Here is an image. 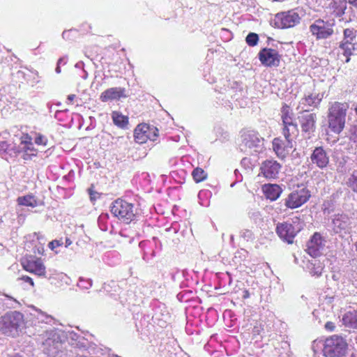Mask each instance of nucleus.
<instances>
[{"mask_svg": "<svg viewBox=\"0 0 357 357\" xmlns=\"http://www.w3.org/2000/svg\"><path fill=\"white\" fill-rule=\"evenodd\" d=\"M62 243L59 241L54 240L49 243V248L54 250L56 248L60 246Z\"/></svg>", "mask_w": 357, "mask_h": 357, "instance_id": "de8ad7c7", "label": "nucleus"}, {"mask_svg": "<svg viewBox=\"0 0 357 357\" xmlns=\"http://www.w3.org/2000/svg\"><path fill=\"white\" fill-rule=\"evenodd\" d=\"M259 59L267 67H277L280 64V55L275 49L264 48L259 52Z\"/></svg>", "mask_w": 357, "mask_h": 357, "instance_id": "dca6fc26", "label": "nucleus"}, {"mask_svg": "<svg viewBox=\"0 0 357 357\" xmlns=\"http://www.w3.org/2000/svg\"><path fill=\"white\" fill-rule=\"evenodd\" d=\"M240 237L245 241H252L255 236L253 232L248 229H243L240 231Z\"/></svg>", "mask_w": 357, "mask_h": 357, "instance_id": "e433bc0d", "label": "nucleus"}, {"mask_svg": "<svg viewBox=\"0 0 357 357\" xmlns=\"http://www.w3.org/2000/svg\"><path fill=\"white\" fill-rule=\"evenodd\" d=\"M335 328V326L333 322L328 321L325 324V328L329 331H333Z\"/></svg>", "mask_w": 357, "mask_h": 357, "instance_id": "09e8293b", "label": "nucleus"}, {"mask_svg": "<svg viewBox=\"0 0 357 357\" xmlns=\"http://www.w3.org/2000/svg\"><path fill=\"white\" fill-rule=\"evenodd\" d=\"M60 66H61V65H59V64L57 63V66H56V68H55V72H56L57 74H59V73H61V67H60Z\"/></svg>", "mask_w": 357, "mask_h": 357, "instance_id": "864d4df0", "label": "nucleus"}, {"mask_svg": "<svg viewBox=\"0 0 357 357\" xmlns=\"http://www.w3.org/2000/svg\"><path fill=\"white\" fill-rule=\"evenodd\" d=\"M342 323L346 327L357 329V310L346 312L342 317Z\"/></svg>", "mask_w": 357, "mask_h": 357, "instance_id": "bb28decb", "label": "nucleus"}, {"mask_svg": "<svg viewBox=\"0 0 357 357\" xmlns=\"http://www.w3.org/2000/svg\"><path fill=\"white\" fill-rule=\"evenodd\" d=\"M230 239H231V241H234V236H233V235H231V236H230Z\"/></svg>", "mask_w": 357, "mask_h": 357, "instance_id": "e2e57ef3", "label": "nucleus"}, {"mask_svg": "<svg viewBox=\"0 0 357 357\" xmlns=\"http://www.w3.org/2000/svg\"><path fill=\"white\" fill-rule=\"evenodd\" d=\"M75 68L80 70V73L79 74V77L84 79H86L88 77V73L84 70V63L83 61H79L75 65Z\"/></svg>", "mask_w": 357, "mask_h": 357, "instance_id": "79ce46f5", "label": "nucleus"}, {"mask_svg": "<svg viewBox=\"0 0 357 357\" xmlns=\"http://www.w3.org/2000/svg\"><path fill=\"white\" fill-rule=\"evenodd\" d=\"M47 138L42 135H38L35 139V143L38 145L45 146L47 144Z\"/></svg>", "mask_w": 357, "mask_h": 357, "instance_id": "c03bdc74", "label": "nucleus"}, {"mask_svg": "<svg viewBox=\"0 0 357 357\" xmlns=\"http://www.w3.org/2000/svg\"><path fill=\"white\" fill-rule=\"evenodd\" d=\"M0 156L8 160L17 157L16 143H8L6 141L0 142Z\"/></svg>", "mask_w": 357, "mask_h": 357, "instance_id": "4be33fe9", "label": "nucleus"}, {"mask_svg": "<svg viewBox=\"0 0 357 357\" xmlns=\"http://www.w3.org/2000/svg\"><path fill=\"white\" fill-rule=\"evenodd\" d=\"M351 357H356V354H351Z\"/></svg>", "mask_w": 357, "mask_h": 357, "instance_id": "69168bd1", "label": "nucleus"}, {"mask_svg": "<svg viewBox=\"0 0 357 357\" xmlns=\"http://www.w3.org/2000/svg\"><path fill=\"white\" fill-rule=\"evenodd\" d=\"M310 197V191L306 188H298L284 199V206L290 209L297 208L306 203Z\"/></svg>", "mask_w": 357, "mask_h": 357, "instance_id": "1a4fd4ad", "label": "nucleus"}, {"mask_svg": "<svg viewBox=\"0 0 357 357\" xmlns=\"http://www.w3.org/2000/svg\"><path fill=\"white\" fill-rule=\"evenodd\" d=\"M233 85L234 86H232V88L236 89L237 91L232 96L236 100H238L239 98H241V97H243L244 96V91L243 90V86L241 84H240L237 82H234L233 84Z\"/></svg>", "mask_w": 357, "mask_h": 357, "instance_id": "a19ab883", "label": "nucleus"}, {"mask_svg": "<svg viewBox=\"0 0 357 357\" xmlns=\"http://www.w3.org/2000/svg\"><path fill=\"white\" fill-rule=\"evenodd\" d=\"M303 225L300 218L296 217L291 220V222L278 223L275 231L282 240L290 244L293 243L296 234L302 229Z\"/></svg>", "mask_w": 357, "mask_h": 357, "instance_id": "39448f33", "label": "nucleus"}, {"mask_svg": "<svg viewBox=\"0 0 357 357\" xmlns=\"http://www.w3.org/2000/svg\"><path fill=\"white\" fill-rule=\"evenodd\" d=\"M310 161L312 165L320 169L326 168L329 163V156L322 146L316 147L310 155Z\"/></svg>", "mask_w": 357, "mask_h": 357, "instance_id": "6ab92c4d", "label": "nucleus"}, {"mask_svg": "<svg viewBox=\"0 0 357 357\" xmlns=\"http://www.w3.org/2000/svg\"><path fill=\"white\" fill-rule=\"evenodd\" d=\"M249 162H250L249 160H248V159H247V158H243V159L241 160V164H242V165H246L247 163H249Z\"/></svg>", "mask_w": 357, "mask_h": 357, "instance_id": "5fc2aeb1", "label": "nucleus"}, {"mask_svg": "<svg viewBox=\"0 0 357 357\" xmlns=\"http://www.w3.org/2000/svg\"><path fill=\"white\" fill-rule=\"evenodd\" d=\"M300 20L301 18L296 12L289 10L277 14L275 17V24L278 28L287 29L294 26L299 23Z\"/></svg>", "mask_w": 357, "mask_h": 357, "instance_id": "ddd939ff", "label": "nucleus"}, {"mask_svg": "<svg viewBox=\"0 0 357 357\" xmlns=\"http://www.w3.org/2000/svg\"><path fill=\"white\" fill-rule=\"evenodd\" d=\"M112 119L114 124L117 127L122 129L128 128V117L127 116L122 114L120 112L114 111L112 113Z\"/></svg>", "mask_w": 357, "mask_h": 357, "instance_id": "cd10ccee", "label": "nucleus"}, {"mask_svg": "<svg viewBox=\"0 0 357 357\" xmlns=\"http://www.w3.org/2000/svg\"><path fill=\"white\" fill-rule=\"evenodd\" d=\"M211 192L208 190H201V191H199V192L198 194V197L199 199H202L203 197H211Z\"/></svg>", "mask_w": 357, "mask_h": 357, "instance_id": "49530a36", "label": "nucleus"}, {"mask_svg": "<svg viewBox=\"0 0 357 357\" xmlns=\"http://www.w3.org/2000/svg\"><path fill=\"white\" fill-rule=\"evenodd\" d=\"M296 136L284 137V139L275 138L273 141V149L278 157L285 158L293 149V139Z\"/></svg>", "mask_w": 357, "mask_h": 357, "instance_id": "4468645a", "label": "nucleus"}, {"mask_svg": "<svg viewBox=\"0 0 357 357\" xmlns=\"http://www.w3.org/2000/svg\"><path fill=\"white\" fill-rule=\"evenodd\" d=\"M335 19H317L310 24L309 29L317 40L327 39L334 33Z\"/></svg>", "mask_w": 357, "mask_h": 357, "instance_id": "0eeeda50", "label": "nucleus"}, {"mask_svg": "<svg viewBox=\"0 0 357 357\" xmlns=\"http://www.w3.org/2000/svg\"><path fill=\"white\" fill-rule=\"evenodd\" d=\"M17 156L22 154L24 160H31L37 155V150L35 149L32 138L28 134H22L20 137L19 144H16Z\"/></svg>", "mask_w": 357, "mask_h": 357, "instance_id": "9d476101", "label": "nucleus"}, {"mask_svg": "<svg viewBox=\"0 0 357 357\" xmlns=\"http://www.w3.org/2000/svg\"><path fill=\"white\" fill-rule=\"evenodd\" d=\"M73 357H84L83 354L79 353V355H75Z\"/></svg>", "mask_w": 357, "mask_h": 357, "instance_id": "052dcab7", "label": "nucleus"}, {"mask_svg": "<svg viewBox=\"0 0 357 357\" xmlns=\"http://www.w3.org/2000/svg\"><path fill=\"white\" fill-rule=\"evenodd\" d=\"M31 315L36 319L38 322L52 325L55 321V319L51 315L46 314L39 309L34 308Z\"/></svg>", "mask_w": 357, "mask_h": 357, "instance_id": "c85d7f7f", "label": "nucleus"}, {"mask_svg": "<svg viewBox=\"0 0 357 357\" xmlns=\"http://www.w3.org/2000/svg\"><path fill=\"white\" fill-rule=\"evenodd\" d=\"M302 132L310 136L315 131L317 115L307 111L301 112L298 116Z\"/></svg>", "mask_w": 357, "mask_h": 357, "instance_id": "2eb2a0df", "label": "nucleus"}, {"mask_svg": "<svg viewBox=\"0 0 357 357\" xmlns=\"http://www.w3.org/2000/svg\"><path fill=\"white\" fill-rule=\"evenodd\" d=\"M201 204L203 206L206 205V204H205V203H201Z\"/></svg>", "mask_w": 357, "mask_h": 357, "instance_id": "774afa93", "label": "nucleus"}, {"mask_svg": "<svg viewBox=\"0 0 357 357\" xmlns=\"http://www.w3.org/2000/svg\"><path fill=\"white\" fill-rule=\"evenodd\" d=\"M264 139L254 130L243 131L241 135L240 150L248 154L255 155L263 149Z\"/></svg>", "mask_w": 357, "mask_h": 357, "instance_id": "20e7f679", "label": "nucleus"}, {"mask_svg": "<svg viewBox=\"0 0 357 357\" xmlns=\"http://www.w3.org/2000/svg\"><path fill=\"white\" fill-rule=\"evenodd\" d=\"M150 126L146 124H139L135 129L134 137L137 143L144 144L149 139Z\"/></svg>", "mask_w": 357, "mask_h": 357, "instance_id": "b1692460", "label": "nucleus"}, {"mask_svg": "<svg viewBox=\"0 0 357 357\" xmlns=\"http://www.w3.org/2000/svg\"><path fill=\"white\" fill-rule=\"evenodd\" d=\"M75 95L70 94L68 96V100L71 102L75 99Z\"/></svg>", "mask_w": 357, "mask_h": 357, "instance_id": "603ef678", "label": "nucleus"}, {"mask_svg": "<svg viewBox=\"0 0 357 357\" xmlns=\"http://www.w3.org/2000/svg\"><path fill=\"white\" fill-rule=\"evenodd\" d=\"M333 7L336 8L335 10V15L338 17H340L344 13V10L347 6L345 2H334Z\"/></svg>", "mask_w": 357, "mask_h": 357, "instance_id": "4c0bfd02", "label": "nucleus"}, {"mask_svg": "<svg viewBox=\"0 0 357 357\" xmlns=\"http://www.w3.org/2000/svg\"><path fill=\"white\" fill-rule=\"evenodd\" d=\"M349 138L351 141L357 143V125L352 126L349 130Z\"/></svg>", "mask_w": 357, "mask_h": 357, "instance_id": "37998d69", "label": "nucleus"}, {"mask_svg": "<svg viewBox=\"0 0 357 357\" xmlns=\"http://www.w3.org/2000/svg\"><path fill=\"white\" fill-rule=\"evenodd\" d=\"M20 279L24 281L25 282L29 283L32 287L34 286V283L31 278L24 275L22 276Z\"/></svg>", "mask_w": 357, "mask_h": 357, "instance_id": "8fccbe9b", "label": "nucleus"}, {"mask_svg": "<svg viewBox=\"0 0 357 357\" xmlns=\"http://www.w3.org/2000/svg\"><path fill=\"white\" fill-rule=\"evenodd\" d=\"M324 247V240L321 235L318 233H315L307 243V252L310 256L316 258L320 255Z\"/></svg>", "mask_w": 357, "mask_h": 357, "instance_id": "412c9836", "label": "nucleus"}, {"mask_svg": "<svg viewBox=\"0 0 357 357\" xmlns=\"http://www.w3.org/2000/svg\"><path fill=\"white\" fill-rule=\"evenodd\" d=\"M23 321V314L15 311L0 318V331L7 335H13Z\"/></svg>", "mask_w": 357, "mask_h": 357, "instance_id": "6e6552de", "label": "nucleus"}, {"mask_svg": "<svg viewBox=\"0 0 357 357\" xmlns=\"http://www.w3.org/2000/svg\"><path fill=\"white\" fill-rule=\"evenodd\" d=\"M347 185L354 192H357V169H354L348 176Z\"/></svg>", "mask_w": 357, "mask_h": 357, "instance_id": "72a5a7b5", "label": "nucleus"}, {"mask_svg": "<svg viewBox=\"0 0 357 357\" xmlns=\"http://www.w3.org/2000/svg\"><path fill=\"white\" fill-rule=\"evenodd\" d=\"M354 342L357 344V335L354 338Z\"/></svg>", "mask_w": 357, "mask_h": 357, "instance_id": "680f3d73", "label": "nucleus"}, {"mask_svg": "<svg viewBox=\"0 0 357 357\" xmlns=\"http://www.w3.org/2000/svg\"><path fill=\"white\" fill-rule=\"evenodd\" d=\"M71 243H72V241L70 239L66 238V247L69 246Z\"/></svg>", "mask_w": 357, "mask_h": 357, "instance_id": "6e6d98bb", "label": "nucleus"}, {"mask_svg": "<svg viewBox=\"0 0 357 357\" xmlns=\"http://www.w3.org/2000/svg\"><path fill=\"white\" fill-rule=\"evenodd\" d=\"M90 195H91V199H93V197H92V194L91 192H90Z\"/></svg>", "mask_w": 357, "mask_h": 357, "instance_id": "338daca9", "label": "nucleus"}, {"mask_svg": "<svg viewBox=\"0 0 357 357\" xmlns=\"http://www.w3.org/2000/svg\"><path fill=\"white\" fill-rule=\"evenodd\" d=\"M23 268L38 277L47 278L46 268L40 258L29 256L22 259Z\"/></svg>", "mask_w": 357, "mask_h": 357, "instance_id": "f8f14e48", "label": "nucleus"}, {"mask_svg": "<svg viewBox=\"0 0 357 357\" xmlns=\"http://www.w3.org/2000/svg\"><path fill=\"white\" fill-rule=\"evenodd\" d=\"M281 167L276 160H266L261 165L260 173L268 179H275L278 177Z\"/></svg>", "mask_w": 357, "mask_h": 357, "instance_id": "a211bd4d", "label": "nucleus"}, {"mask_svg": "<svg viewBox=\"0 0 357 357\" xmlns=\"http://www.w3.org/2000/svg\"><path fill=\"white\" fill-rule=\"evenodd\" d=\"M43 251H44L43 248H38V254L43 255Z\"/></svg>", "mask_w": 357, "mask_h": 357, "instance_id": "bf43d9fd", "label": "nucleus"}, {"mask_svg": "<svg viewBox=\"0 0 357 357\" xmlns=\"http://www.w3.org/2000/svg\"><path fill=\"white\" fill-rule=\"evenodd\" d=\"M67 61H68V57L67 56H63V57L60 58L58 60L57 63L59 65H61V64L65 65V64H66Z\"/></svg>", "mask_w": 357, "mask_h": 357, "instance_id": "3c124183", "label": "nucleus"}, {"mask_svg": "<svg viewBox=\"0 0 357 357\" xmlns=\"http://www.w3.org/2000/svg\"><path fill=\"white\" fill-rule=\"evenodd\" d=\"M356 39V31L354 29H345L343 31V43H355Z\"/></svg>", "mask_w": 357, "mask_h": 357, "instance_id": "473e14b6", "label": "nucleus"}, {"mask_svg": "<svg viewBox=\"0 0 357 357\" xmlns=\"http://www.w3.org/2000/svg\"><path fill=\"white\" fill-rule=\"evenodd\" d=\"M33 73H34V74H35V75H36L37 76L38 75V72H37V71H34Z\"/></svg>", "mask_w": 357, "mask_h": 357, "instance_id": "0e129e2a", "label": "nucleus"}, {"mask_svg": "<svg viewBox=\"0 0 357 357\" xmlns=\"http://www.w3.org/2000/svg\"><path fill=\"white\" fill-rule=\"evenodd\" d=\"M281 118L284 125L283 135L284 137L296 136L298 132L297 124L294 121V114L291 108L284 105L281 109Z\"/></svg>", "mask_w": 357, "mask_h": 357, "instance_id": "9b49d317", "label": "nucleus"}, {"mask_svg": "<svg viewBox=\"0 0 357 357\" xmlns=\"http://www.w3.org/2000/svg\"><path fill=\"white\" fill-rule=\"evenodd\" d=\"M126 89L122 87H112L104 91L100 96V100L106 102L127 98Z\"/></svg>", "mask_w": 357, "mask_h": 357, "instance_id": "aec40b11", "label": "nucleus"}, {"mask_svg": "<svg viewBox=\"0 0 357 357\" xmlns=\"http://www.w3.org/2000/svg\"><path fill=\"white\" fill-rule=\"evenodd\" d=\"M243 293H244V295L243 296V297L244 298H248V297H249L250 294H249V293H248V291H244V292H243Z\"/></svg>", "mask_w": 357, "mask_h": 357, "instance_id": "4d7b16f0", "label": "nucleus"}, {"mask_svg": "<svg viewBox=\"0 0 357 357\" xmlns=\"http://www.w3.org/2000/svg\"><path fill=\"white\" fill-rule=\"evenodd\" d=\"M263 192L267 199L275 201L282 192V189L278 184H265L263 186Z\"/></svg>", "mask_w": 357, "mask_h": 357, "instance_id": "5701e85b", "label": "nucleus"}, {"mask_svg": "<svg viewBox=\"0 0 357 357\" xmlns=\"http://www.w3.org/2000/svg\"><path fill=\"white\" fill-rule=\"evenodd\" d=\"M349 3L353 5H357V0H349Z\"/></svg>", "mask_w": 357, "mask_h": 357, "instance_id": "13d9d810", "label": "nucleus"}, {"mask_svg": "<svg viewBox=\"0 0 357 357\" xmlns=\"http://www.w3.org/2000/svg\"><path fill=\"white\" fill-rule=\"evenodd\" d=\"M332 225L334 232L340 235L349 233L351 229V221L344 214L335 215L333 218Z\"/></svg>", "mask_w": 357, "mask_h": 357, "instance_id": "f3484780", "label": "nucleus"}, {"mask_svg": "<svg viewBox=\"0 0 357 357\" xmlns=\"http://www.w3.org/2000/svg\"><path fill=\"white\" fill-rule=\"evenodd\" d=\"M192 176L196 183H199L206 178L207 174L204 169L197 167L192 171Z\"/></svg>", "mask_w": 357, "mask_h": 357, "instance_id": "f704fd0d", "label": "nucleus"}, {"mask_svg": "<svg viewBox=\"0 0 357 357\" xmlns=\"http://www.w3.org/2000/svg\"><path fill=\"white\" fill-rule=\"evenodd\" d=\"M110 208L114 216L125 224H130L136 218L137 208L134 204L123 199L114 201Z\"/></svg>", "mask_w": 357, "mask_h": 357, "instance_id": "7ed1b4c3", "label": "nucleus"}, {"mask_svg": "<svg viewBox=\"0 0 357 357\" xmlns=\"http://www.w3.org/2000/svg\"><path fill=\"white\" fill-rule=\"evenodd\" d=\"M77 31L76 29L65 30L62 33V38L66 40H72L76 38Z\"/></svg>", "mask_w": 357, "mask_h": 357, "instance_id": "58836bf2", "label": "nucleus"}, {"mask_svg": "<svg viewBox=\"0 0 357 357\" xmlns=\"http://www.w3.org/2000/svg\"><path fill=\"white\" fill-rule=\"evenodd\" d=\"M355 43H343L340 42L339 47L342 50L344 56H346L345 61L348 63L350 61L349 56L353 54L355 50Z\"/></svg>", "mask_w": 357, "mask_h": 357, "instance_id": "c756f323", "label": "nucleus"}, {"mask_svg": "<svg viewBox=\"0 0 357 357\" xmlns=\"http://www.w3.org/2000/svg\"><path fill=\"white\" fill-rule=\"evenodd\" d=\"M109 215L108 213H101L98 218V227L103 231H106L108 230V227L109 225Z\"/></svg>", "mask_w": 357, "mask_h": 357, "instance_id": "2f4dec72", "label": "nucleus"}, {"mask_svg": "<svg viewBox=\"0 0 357 357\" xmlns=\"http://www.w3.org/2000/svg\"><path fill=\"white\" fill-rule=\"evenodd\" d=\"M93 285V281L90 278L80 277L77 282V287L83 290L89 289Z\"/></svg>", "mask_w": 357, "mask_h": 357, "instance_id": "c9c22d12", "label": "nucleus"}, {"mask_svg": "<svg viewBox=\"0 0 357 357\" xmlns=\"http://www.w3.org/2000/svg\"><path fill=\"white\" fill-rule=\"evenodd\" d=\"M17 203L20 205L36 207L38 205L37 199L33 195H26L17 198Z\"/></svg>", "mask_w": 357, "mask_h": 357, "instance_id": "7c9ffc66", "label": "nucleus"}, {"mask_svg": "<svg viewBox=\"0 0 357 357\" xmlns=\"http://www.w3.org/2000/svg\"><path fill=\"white\" fill-rule=\"evenodd\" d=\"M347 347V343L343 337L332 335L325 340L323 354L326 357H342Z\"/></svg>", "mask_w": 357, "mask_h": 357, "instance_id": "423d86ee", "label": "nucleus"}, {"mask_svg": "<svg viewBox=\"0 0 357 357\" xmlns=\"http://www.w3.org/2000/svg\"><path fill=\"white\" fill-rule=\"evenodd\" d=\"M43 350L50 357H73L83 353L79 343L68 342L77 340L78 335L73 331L61 329L47 331L40 335Z\"/></svg>", "mask_w": 357, "mask_h": 357, "instance_id": "f257e3e1", "label": "nucleus"}, {"mask_svg": "<svg viewBox=\"0 0 357 357\" xmlns=\"http://www.w3.org/2000/svg\"><path fill=\"white\" fill-rule=\"evenodd\" d=\"M259 36L255 33H250L245 38L247 44L252 47L255 46L257 44Z\"/></svg>", "mask_w": 357, "mask_h": 357, "instance_id": "ea45409f", "label": "nucleus"}, {"mask_svg": "<svg viewBox=\"0 0 357 357\" xmlns=\"http://www.w3.org/2000/svg\"><path fill=\"white\" fill-rule=\"evenodd\" d=\"M348 108L347 103L339 102H335L329 107L327 118L328 128L331 132L340 134L344 130Z\"/></svg>", "mask_w": 357, "mask_h": 357, "instance_id": "f03ea898", "label": "nucleus"}, {"mask_svg": "<svg viewBox=\"0 0 357 357\" xmlns=\"http://www.w3.org/2000/svg\"><path fill=\"white\" fill-rule=\"evenodd\" d=\"M158 129L154 128V127H152L151 128L150 127V131H149V139H150L151 141H155L156 139V137H158Z\"/></svg>", "mask_w": 357, "mask_h": 357, "instance_id": "a18cd8bd", "label": "nucleus"}, {"mask_svg": "<svg viewBox=\"0 0 357 357\" xmlns=\"http://www.w3.org/2000/svg\"><path fill=\"white\" fill-rule=\"evenodd\" d=\"M324 266L316 258L310 261L307 265V268L312 276L319 277L322 274Z\"/></svg>", "mask_w": 357, "mask_h": 357, "instance_id": "a878e982", "label": "nucleus"}, {"mask_svg": "<svg viewBox=\"0 0 357 357\" xmlns=\"http://www.w3.org/2000/svg\"><path fill=\"white\" fill-rule=\"evenodd\" d=\"M323 95L319 93H309L303 98L300 104L305 106L317 107L321 101Z\"/></svg>", "mask_w": 357, "mask_h": 357, "instance_id": "393cba45", "label": "nucleus"}]
</instances>
